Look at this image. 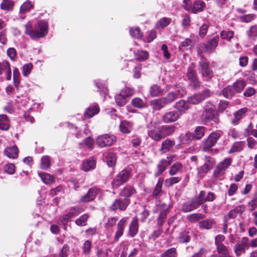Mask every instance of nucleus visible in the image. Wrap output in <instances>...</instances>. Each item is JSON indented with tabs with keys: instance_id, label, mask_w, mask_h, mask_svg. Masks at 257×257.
Segmentation results:
<instances>
[{
	"instance_id": "1",
	"label": "nucleus",
	"mask_w": 257,
	"mask_h": 257,
	"mask_svg": "<svg viewBox=\"0 0 257 257\" xmlns=\"http://www.w3.org/2000/svg\"><path fill=\"white\" fill-rule=\"evenodd\" d=\"M25 27V33L33 40L45 37L48 31V24L46 21L44 20L38 22L34 27L32 23L29 22Z\"/></svg>"
},
{
	"instance_id": "2",
	"label": "nucleus",
	"mask_w": 257,
	"mask_h": 257,
	"mask_svg": "<svg viewBox=\"0 0 257 257\" xmlns=\"http://www.w3.org/2000/svg\"><path fill=\"white\" fill-rule=\"evenodd\" d=\"M222 135V132L218 131L211 133L206 139L202 142L201 147L204 152L209 151L210 149L214 146L218 140Z\"/></svg>"
},
{
	"instance_id": "3",
	"label": "nucleus",
	"mask_w": 257,
	"mask_h": 257,
	"mask_svg": "<svg viewBox=\"0 0 257 257\" xmlns=\"http://www.w3.org/2000/svg\"><path fill=\"white\" fill-rule=\"evenodd\" d=\"M116 137L112 135L105 134L98 136L96 140V144L100 147H106L113 145L116 142Z\"/></svg>"
},
{
	"instance_id": "4",
	"label": "nucleus",
	"mask_w": 257,
	"mask_h": 257,
	"mask_svg": "<svg viewBox=\"0 0 257 257\" xmlns=\"http://www.w3.org/2000/svg\"><path fill=\"white\" fill-rule=\"evenodd\" d=\"M212 94V92L208 90H205L202 92L195 94L188 97L187 101L189 103L197 104L201 102Z\"/></svg>"
},
{
	"instance_id": "5",
	"label": "nucleus",
	"mask_w": 257,
	"mask_h": 257,
	"mask_svg": "<svg viewBox=\"0 0 257 257\" xmlns=\"http://www.w3.org/2000/svg\"><path fill=\"white\" fill-rule=\"evenodd\" d=\"M186 76L189 81L190 85L194 88H199L200 82L197 78L196 72L194 66H190L187 70Z\"/></svg>"
},
{
	"instance_id": "6",
	"label": "nucleus",
	"mask_w": 257,
	"mask_h": 257,
	"mask_svg": "<svg viewBox=\"0 0 257 257\" xmlns=\"http://www.w3.org/2000/svg\"><path fill=\"white\" fill-rule=\"evenodd\" d=\"M130 177V172L126 170H123L120 172L112 182L113 187H118L122 184L127 182Z\"/></svg>"
},
{
	"instance_id": "7",
	"label": "nucleus",
	"mask_w": 257,
	"mask_h": 257,
	"mask_svg": "<svg viewBox=\"0 0 257 257\" xmlns=\"http://www.w3.org/2000/svg\"><path fill=\"white\" fill-rule=\"evenodd\" d=\"M199 71L203 80L209 81L213 76V74L209 67L208 63L205 60H202L199 62Z\"/></svg>"
},
{
	"instance_id": "8",
	"label": "nucleus",
	"mask_w": 257,
	"mask_h": 257,
	"mask_svg": "<svg viewBox=\"0 0 257 257\" xmlns=\"http://www.w3.org/2000/svg\"><path fill=\"white\" fill-rule=\"evenodd\" d=\"M249 239L247 237L241 238L240 243L236 244L233 247V250L237 257H239L245 252V249L248 247Z\"/></svg>"
},
{
	"instance_id": "9",
	"label": "nucleus",
	"mask_w": 257,
	"mask_h": 257,
	"mask_svg": "<svg viewBox=\"0 0 257 257\" xmlns=\"http://www.w3.org/2000/svg\"><path fill=\"white\" fill-rule=\"evenodd\" d=\"M231 162V159L227 158L219 163L216 169L214 171V176L217 178L223 176L225 170L230 165Z\"/></svg>"
},
{
	"instance_id": "10",
	"label": "nucleus",
	"mask_w": 257,
	"mask_h": 257,
	"mask_svg": "<svg viewBox=\"0 0 257 257\" xmlns=\"http://www.w3.org/2000/svg\"><path fill=\"white\" fill-rule=\"evenodd\" d=\"M129 203L130 199L128 198H124L123 199H116L110 206V209L113 211L118 209L121 211H124L126 209Z\"/></svg>"
},
{
	"instance_id": "11",
	"label": "nucleus",
	"mask_w": 257,
	"mask_h": 257,
	"mask_svg": "<svg viewBox=\"0 0 257 257\" xmlns=\"http://www.w3.org/2000/svg\"><path fill=\"white\" fill-rule=\"evenodd\" d=\"M174 158L173 156L167 157L166 159H163L160 160L157 165V171L155 173V176L158 177L161 175L162 173L167 169L172 163Z\"/></svg>"
},
{
	"instance_id": "12",
	"label": "nucleus",
	"mask_w": 257,
	"mask_h": 257,
	"mask_svg": "<svg viewBox=\"0 0 257 257\" xmlns=\"http://www.w3.org/2000/svg\"><path fill=\"white\" fill-rule=\"evenodd\" d=\"M216 112L214 109L212 108H206L202 114L201 120L204 124H206L212 120H214V119H216Z\"/></svg>"
},
{
	"instance_id": "13",
	"label": "nucleus",
	"mask_w": 257,
	"mask_h": 257,
	"mask_svg": "<svg viewBox=\"0 0 257 257\" xmlns=\"http://www.w3.org/2000/svg\"><path fill=\"white\" fill-rule=\"evenodd\" d=\"M128 217H124L121 218L117 224V230L115 232L114 240L115 241L118 240L119 238L123 235L125 225L127 222Z\"/></svg>"
},
{
	"instance_id": "14",
	"label": "nucleus",
	"mask_w": 257,
	"mask_h": 257,
	"mask_svg": "<svg viewBox=\"0 0 257 257\" xmlns=\"http://www.w3.org/2000/svg\"><path fill=\"white\" fill-rule=\"evenodd\" d=\"M100 192V190L96 188L90 189L86 195L81 197L80 202L82 203H87L92 201L95 197L96 195Z\"/></svg>"
},
{
	"instance_id": "15",
	"label": "nucleus",
	"mask_w": 257,
	"mask_h": 257,
	"mask_svg": "<svg viewBox=\"0 0 257 257\" xmlns=\"http://www.w3.org/2000/svg\"><path fill=\"white\" fill-rule=\"evenodd\" d=\"M180 114L176 111H170L165 113L163 116V120L165 123H171L177 121Z\"/></svg>"
},
{
	"instance_id": "16",
	"label": "nucleus",
	"mask_w": 257,
	"mask_h": 257,
	"mask_svg": "<svg viewBox=\"0 0 257 257\" xmlns=\"http://www.w3.org/2000/svg\"><path fill=\"white\" fill-rule=\"evenodd\" d=\"M219 37L216 36L212 39L208 40L204 45L205 51L207 53H211L217 46Z\"/></svg>"
},
{
	"instance_id": "17",
	"label": "nucleus",
	"mask_w": 257,
	"mask_h": 257,
	"mask_svg": "<svg viewBox=\"0 0 257 257\" xmlns=\"http://www.w3.org/2000/svg\"><path fill=\"white\" fill-rule=\"evenodd\" d=\"M247 111L248 108L243 107L234 112L233 118L231 120L232 124L234 125L237 124L240 120L245 116Z\"/></svg>"
},
{
	"instance_id": "18",
	"label": "nucleus",
	"mask_w": 257,
	"mask_h": 257,
	"mask_svg": "<svg viewBox=\"0 0 257 257\" xmlns=\"http://www.w3.org/2000/svg\"><path fill=\"white\" fill-rule=\"evenodd\" d=\"M174 107L178 111V112L181 115L190 108V105L188 101H186L184 100H180L175 103Z\"/></svg>"
},
{
	"instance_id": "19",
	"label": "nucleus",
	"mask_w": 257,
	"mask_h": 257,
	"mask_svg": "<svg viewBox=\"0 0 257 257\" xmlns=\"http://www.w3.org/2000/svg\"><path fill=\"white\" fill-rule=\"evenodd\" d=\"M216 248L218 256L217 254H212L210 257H229L230 255L228 248L224 244L216 245Z\"/></svg>"
},
{
	"instance_id": "20",
	"label": "nucleus",
	"mask_w": 257,
	"mask_h": 257,
	"mask_svg": "<svg viewBox=\"0 0 257 257\" xmlns=\"http://www.w3.org/2000/svg\"><path fill=\"white\" fill-rule=\"evenodd\" d=\"M139 222L137 217H133L129 226L128 234L132 237H135L138 232Z\"/></svg>"
},
{
	"instance_id": "21",
	"label": "nucleus",
	"mask_w": 257,
	"mask_h": 257,
	"mask_svg": "<svg viewBox=\"0 0 257 257\" xmlns=\"http://www.w3.org/2000/svg\"><path fill=\"white\" fill-rule=\"evenodd\" d=\"M99 111V107L98 105L96 103L92 104L86 110L84 113V117L85 118H91L97 114Z\"/></svg>"
},
{
	"instance_id": "22",
	"label": "nucleus",
	"mask_w": 257,
	"mask_h": 257,
	"mask_svg": "<svg viewBox=\"0 0 257 257\" xmlns=\"http://www.w3.org/2000/svg\"><path fill=\"white\" fill-rule=\"evenodd\" d=\"M206 7V4L201 1L197 0L194 2L192 7H191V12L194 14L198 12H201L204 11Z\"/></svg>"
},
{
	"instance_id": "23",
	"label": "nucleus",
	"mask_w": 257,
	"mask_h": 257,
	"mask_svg": "<svg viewBox=\"0 0 257 257\" xmlns=\"http://www.w3.org/2000/svg\"><path fill=\"white\" fill-rule=\"evenodd\" d=\"M198 206L194 199H192L183 203L182 205V211L184 212H189L196 209Z\"/></svg>"
},
{
	"instance_id": "24",
	"label": "nucleus",
	"mask_w": 257,
	"mask_h": 257,
	"mask_svg": "<svg viewBox=\"0 0 257 257\" xmlns=\"http://www.w3.org/2000/svg\"><path fill=\"white\" fill-rule=\"evenodd\" d=\"M19 150L16 146L7 148L4 151L5 155L11 159H16L18 156Z\"/></svg>"
},
{
	"instance_id": "25",
	"label": "nucleus",
	"mask_w": 257,
	"mask_h": 257,
	"mask_svg": "<svg viewBox=\"0 0 257 257\" xmlns=\"http://www.w3.org/2000/svg\"><path fill=\"white\" fill-rule=\"evenodd\" d=\"M171 22V19L167 17H164L159 20L156 24L155 27L157 30H160L170 25Z\"/></svg>"
},
{
	"instance_id": "26",
	"label": "nucleus",
	"mask_w": 257,
	"mask_h": 257,
	"mask_svg": "<svg viewBox=\"0 0 257 257\" xmlns=\"http://www.w3.org/2000/svg\"><path fill=\"white\" fill-rule=\"evenodd\" d=\"M235 92L241 93L246 85V82L243 79H237L232 84Z\"/></svg>"
},
{
	"instance_id": "27",
	"label": "nucleus",
	"mask_w": 257,
	"mask_h": 257,
	"mask_svg": "<svg viewBox=\"0 0 257 257\" xmlns=\"http://www.w3.org/2000/svg\"><path fill=\"white\" fill-rule=\"evenodd\" d=\"M175 145V143L173 140L170 139H167L162 142V147L160 151L163 153L168 152Z\"/></svg>"
},
{
	"instance_id": "28",
	"label": "nucleus",
	"mask_w": 257,
	"mask_h": 257,
	"mask_svg": "<svg viewBox=\"0 0 257 257\" xmlns=\"http://www.w3.org/2000/svg\"><path fill=\"white\" fill-rule=\"evenodd\" d=\"M215 224V221L212 219L202 220L199 222V228L205 229H210Z\"/></svg>"
},
{
	"instance_id": "29",
	"label": "nucleus",
	"mask_w": 257,
	"mask_h": 257,
	"mask_svg": "<svg viewBox=\"0 0 257 257\" xmlns=\"http://www.w3.org/2000/svg\"><path fill=\"white\" fill-rule=\"evenodd\" d=\"M235 92L232 85H228L222 91L223 96L226 98H230L235 95Z\"/></svg>"
},
{
	"instance_id": "30",
	"label": "nucleus",
	"mask_w": 257,
	"mask_h": 257,
	"mask_svg": "<svg viewBox=\"0 0 257 257\" xmlns=\"http://www.w3.org/2000/svg\"><path fill=\"white\" fill-rule=\"evenodd\" d=\"M132 123L126 120L121 121L119 125V130L123 134L130 133L132 130Z\"/></svg>"
},
{
	"instance_id": "31",
	"label": "nucleus",
	"mask_w": 257,
	"mask_h": 257,
	"mask_svg": "<svg viewBox=\"0 0 257 257\" xmlns=\"http://www.w3.org/2000/svg\"><path fill=\"white\" fill-rule=\"evenodd\" d=\"M10 127L9 119L5 114L0 115V130L7 131Z\"/></svg>"
},
{
	"instance_id": "32",
	"label": "nucleus",
	"mask_w": 257,
	"mask_h": 257,
	"mask_svg": "<svg viewBox=\"0 0 257 257\" xmlns=\"http://www.w3.org/2000/svg\"><path fill=\"white\" fill-rule=\"evenodd\" d=\"M39 176L41 178L42 181L46 184H51L54 182V177L49 174L43 172L38 173Z\"/></svg>"
},
{
	"instance_id": "33",
	"label": "nucleus",
	"mask_w": 257,
	"mask_h": 257,
	"mask_svg": "<svg viewBox=\"0 0 257 257\" xmlns=\"http://www.w3.org/2000/svg\"><path fill=\"white\" fill-rule=\"evenodd\" d=\"M131 103L134 107L138 108H143L147 106L146 101L140 97L133 98L132 100Z\"/></svg>"
},
{
	"instance_id": "34",
	"label": "nucleus",
	"mask_w": 257,
	"mask_h": 257,
	"mask_svg": "<svg viewBox=\"0 0 257 257\" xmlns=\"http://www.w3.org/2000/svg\"><path fill=\"white\" fill-rule=\"evenodd\" d=\"M151 105H152L153 109L155 110H160L164 106L166 105V104L164 101V99L163 97L156 99L152 100L151 102Z\"/></svg>"
},
{
	"instance_id": "35",
	"label": "nucleus",
	"mask_w": 257,
	"mask_h": 257,
	"mask_svg": "<svg viewBox=\"0 0 257 257\" xmlns=\"http://www.w3.org/2000/svg\"><path fill=\"white\" fill-rule=\"evenodd\" d=\"M215 162L213 159L209 157H205V163L203 166L201 167V170L204 173H207L211 169Z\"/></svg>"
},
{
	"instance_id": "36",
	"label": "nucleus",
	"mask_w": 257,
	"mask_h": 257,
	"mask_svg": "<svg viewBox=\"0 0 257 257\" xmlns=\"http://www.w3.org/2000/svg\"><path fill=\"white\" fill-rule=\"evenodd\" d=\"M205 129L202 126H197L192 134L193 138L196 140L201 139L204 136Z\"/></svg>"
},
{
	"instance_id": "37",
	"label": "nucleus",
	"mask_w": 257,
	"mask_h": 257,
	"mask_svg": "<svg viewBox=\"0 0 257 257\" xmlns=\"http://www.w3.org/2000/svg\"><path fill=\"white\" fill-rule=\"evenodd\" d=\"M33 4L30 1L24 2L20 7L19 13L25 14L33 8Z\"/></svg>"
},
{
	"instance_id": "38",
	"label": "nucleus",
	"mask_w": 257,
	"mask_h": 257,
	"mask_svg": "<svg viewBox=\"0 0 257 257\" xmlns=\"http://www.w3.org/2000/svg\"><path fill=\"white\" fill-rule=\"evenodd\" d=\"M150 93L153 97H156L163 94V90L157 85L154 84L150 87Z\"/></svg>"
},
{
	"instance_id": "39",
	"label": "nucleus",
	"mask_w": 257,
	"mask_h": 257,
	"mask_svg": "<svg viewBox=\"0 0 257 257\" xmlns=\"http://www.w3.org/2000/svg\"><path fill=\"white\" fill-rule=\"evenodd\" d=\"M182 169V164L180 162H176L171 167L169 170V174L171 176L175 175L177 173L181 172Z\"/></svg>"
},
{
	"instance_id": "40",
	"label": "nucleus",
	"mask_w": 257,
	"mask_h": 257,
	"mask_svg": "<svg viewBox=\"0 0 257 257\" xmlns=\"http://www.w3.org/2000/svg\"><path fill=\"white\" fill-rule=\"evenodd\" d=\"M14 6V2L11 0H3L1 4V8L5 11H12Z\"/></svg>"
},
{
	"instance_id": "41",
	"label": "nucleus",
	"mask_w": 257,
	"mask_h": 257,
	"mask_svg": "<svg viewBox=\"0 0 257 257\" xmlns=\"http://www.w3.org/2000/svg\"><path fill=\"white\" fill-rule=\"evenodd\" d=\"M95 167V162L93 159H88L84 161L82 169L85 171H88Z\"/></svg>"
},
{
	"instance_id": "42",
	"label": "nucleus",
	"mask_w": 257,
	"mask_h": 257,
	"mask_svg": "<svg viewBox=\"0 0 257 257\" xmlns=\"http://www.w3.org/2000/svg\"><path fill=\"white\" fill-rule=\"evenodd\" d=\"M135 189L131 186L125 187L121 191L120 195L127 198L136 193Z\"/></svg>"
},
{
	"instance_id": "43",
	"label": "nucleus",
	"mask_w": 257,
	"mask_h": 257,
	"mask_svg": "<svg viewBox=\"0 0 257 257\" xmlns=\"http://www.w3.org/2000/svg\"><path fill=\"white\" fill-rule=\"evenodd\" d=\"M205 216L200 213H193L187 216V220L192 223L197 222L204 218Z\"/></svg>"
},
{
	"instance_id": "44",
	"label": "nucleus",
	"mask_w": 257,
	"mask_h": 257,
	"mask_svg": "<svg viewBox=\"0 0 257 257\" xmlns=\"http://www.w3.org/2000/svg\"><path fill=\"white\" fill-rule=\"evenodd\" d=\"M135 57L136 60L142 61L148 59L149 53L146 51H138L134 52Z\"/></svg>"
},
{
	"instance_id": "45",
	"label": "nucleus",
	"mask_w": 257,
	"mask_h": 257,
	"mask_svg": "<svg viewBox=\"0 0 257 257\" xmlns=\"http://www.w3.org/2000/svg\"><path fill=\"white\" fill-rule=\"evenodd\" d=\"M244 142H236L234 143L231 149L229 150V153H235L240 152L243 150L244 147Z\"/></svg>"
},
{
	"instance_id": "46",
	"label": "nucleus",
	"mask_w": 257,
	"mask_h": 257,
	"mask_svg": "<svg viewBox=\"0 0 257 257\" xmlns=\"http://www.w3.org/2000/svg\"><path fill=\"white\" fill-rule=\"evenodd\" d=\"M106 163L108 166L113 167L116 162V157L114 153L109 152L106 157Z\"/></svg>"
},
{
	"instance_id": "47",
	"label": "nucleus",
	"mask_w": 257,
	"mask_h": 257,
	"mask_svg": "<svg viewBox=\"0 0 257 257\" xmlns=\"http://www.w3.org/2000/svg\"><path fill=\"white\" fill-rule=\"evenodd\" d=\"M193 138L192 134L190 132L182 133L179 137L181 144H187Z\"/></svg>"
},
{
	"instance_id": "48",
	"label": "nucleus",
	"mask_w": 257,
	"mask_h": 257,
	"mask_svg": "<svg viewBox=\"0 0 257 257\" xmlns=\"http://www.w3.org/2000/svg\"><path fill=\"white\" fill-rule=\"evenodd\" d=\"M51 165L50 157L48 156H43L41 160L40 167L43 170H47Z\"/></svg>"
},
{
	"instance_id": "49",
	"label": "nucleus",
	"mask_w": 257,
	"mask_h": 257,
	"mask_svg": "<svg viewBox=\"0 0 257 257\" xmlns=\"http://www.w3.org/2000/svg\"><path fill=\"white\" fill-rule=\"evenodd\" d=\"M178 240L181 243H187L190 240L189 232L186 230L183 231L180 233Z\"/></svg>"
},
{
	"instance_id": "50",
	"label": "nucleus",
	"mask_w": 257,
	"mask_h": 257,
	"mask_svg": "<svg viewBox=\"0 0 257 257\" xmlns=\"http://www.w3.org/2000/svg\"><path fill=\"white\" fill-rule=\"evenodd\" d=\"M166 105L169 104L176 100L177 98V94L175 92H171L168 94L166 97H163Z\"/></svg>"
},
{
	"instance_id": "51",
	"label": "nucleus",
	"mask_w": 257,
	"mask_h": 257,
	"mask_svg": "<svg viewBox=\"0 0 257 257\" xmlns=\"http://www.w3.org/2000/svg\"><path fill=\"white\" fill-rule=\"evenodd\" d=\"M181 180V178L178 177H172L167 179L165 181V184L167 187H170L174 184L178 183Z\"/></svg>"
},
{
	"instance_id": "52",
	"label": "nucleus",
	"mask_w": 257,
	"mask_h": 257,
	"mask_svg": "<svg viewBox=\"0 0 257 257\" xmlns=\"http://www.w3.org/2000/svg\"><path fill=\"white\" fill-rule=\"evenodd\" d=\"M130 33L132 37L137 39H141L143 36L140 28L138 27L131 28Z\"/></svg>"
},
{
	"instance_id": "53",
	"label": "nucleus",
	"mask_w": 257,
	"mask_h": 257,
	"mask_svg": "<svg viewBox=\"0 0 257 257\" xmlns=\"http://www.w3.org/2000/svg\"><path fill=\"white\" fill-rule=\"evenodd\" d=\"M234 35L232 31L223 30L220 32V37L222 39L230 41Z\"/></svg>"
},
{
	"instance_id": "54",
	"label": "nucleus",
	"mask_w": 257,
	"mask_h": 257,
	"mask_svg": "<svg viewBox=\"0 0 257 257\" xmlns=\"http://www.w3.org/2000/svg\"><path fill=\"white\" fill-rule=\"evenodd\" d=\"M115 100L116 104L120 106L124 105L127 102L126 98L120 93L115 95Z\"/></svg>"
},
{
	"instance_id": "55",
	"label": "nucleus",
	"mask_w": 257,
	"mask_h": 257,
	"mask_svg": "<svg viewBox=\"0 0 257 257\" xmlns=\"http://www.w3.org/2000/svg\"><path fill=\"white\" fill-rule=\"evenodd\" d=\"M91 242L89 240H86L83 244V253L88 255L91 252Z\"/></svg>"
},
{
	"instance_id": "56",
	"label": "nucleus",
	"mask_w": 257,
	"mask_h": 257,
	"mask_svg": "<svg viewBox=\"0 0 257 257\" xmlns=\"http://www.w3.org/2000/svg\"><path fill=\"white\" fill-rule=\"evenodd\" d=\"M205 191H201L198 195L194 199L198 206L203 205L205 202Z\"/></svg>"
},
{
	"instance_id": "57",
	"label": "nucleus",
	"mask_w": 257,
	"mask_h": 257,
	"mask_svg": "<svg viewBox=\"0 0 257 257\" xmlns=\"http://www.w3.org/2000/svg\"><path fill=\"white\" fill-rule=\"evenodd\" d=\"M176 256L177 253L176 248L172 247L168 249L165 252L163 253L161 257H176Z\"/></svg>"
},
{
	"instance_id": "58",
	"label": "nucleus",
	"mask_w": 257,
	"mask_h": 257,
	"mask_svg": "<svg viewBox=\"0 0 257 257\" xmlns=\"http://www.w3.org/2000/svg\"><path fill=\"white\" fill-rule=\"evenodd\" d=\"M175 128V126L173 125L163 126V130L166 137L172 135L174 133Z\"/></svg>"
},
{
	"instance_id": "59",
	"label": "nucleus",
	"mask_w": 257,
	"mask_h": 257,
	"mask_svg": "<svg viewBox=\"0 0 257 257\" xmlns=\"http://www.w3.org/2000/svg\"><path fill=\"white\" fill-rule=\"evenodd\" d=\"M163 181L164 180L162 178H160L158 180L155 189L153 193L154 196H157L159 195L160 192H161Z\"/></svg>"
},
{
	"instance_id": "60",
	"label": "nucleus",
	"mask_w": 257,
	"mask_h": 257,
	"mask_svg": "<svg viewBox=\"0 0 257 257\" xmlns=\"http://www.w3.org/2000/svg\"><path fill=\"white\" fill-rule=\"evenodd\" d=\"M33 64L31 63H27L23 66L22 73L24 76H27L33 69Z\"/></svg>"
},
{
	"instance_id": "61",
	"label": "nucleus",
	"mask_w": 257,
	"mask_h": 257,
	"mask_svg": "<svg viewBox=\"0 0 257 257\" xmlns=\"http://www.w3.org/2000/svg\"><path fill=\"white\" fill-rule=\"evenodd\" d=\"M88 217V215L87 214L82 215L78 219H77L75 220L76 224L79 226L85 225Z\"/></svg>"
},
{
	"instance_id": "62",
	"label": "nucleus",
	"mask_w": 257,
	"mask_h": 257,
	"mask_svg": "<svg viewBox=\"0 0 257 257\" xmlns=\"http://www.w3.org/2000/svg\"><path fill=\"white\" fill-rule=\"evenodd\" d=\"M84 145L86 147L90 149H92L94 146V141L91 137L85 138L82 143H80V146Z\"/></svg>"
},
{
	"instance_id": "63",
	"label": "nucleus",
	"mask_w": 257,
	"mask_h": 257,
	"mask_svg": "<svg viewBox=\"0 0 257 257\" xmlns=\"http://www.w3.org/2000/svg\"><path fill=\"white\" fill-rule=\"evenodd\" d=\"M120 93L127 98L134 94V90L131 88L125 87L121 90Z\"/></svg>"
},
{
	"instance_id": "64",
	"label": "nucleus",
	"mask_w": 257,
	"mask_h": 257,
	"mask_svg": "<svg viewBox=\"0 0 257 257\" xmlns=\"http://www.w3.org/2000/svg\"><path fill=\"white\" fill-rule=\"evenodd\" d=\"M149 136L156 141H160L161 137L158 130H151L148 132Z\"/></svg>"
}]
</instances>
